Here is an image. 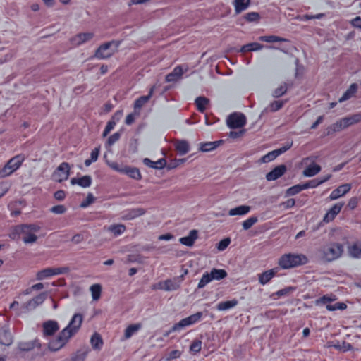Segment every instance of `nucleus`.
<instances>
[{
	"label": "nucleus",
	"instance_id": "obj_1",
	"mask_svg": "<svg viewBox=\"0 0 361 361\" xmlns=\"http://www.w3.org/2000/svg\"><path fill=\"white\" fill-rule=\"evenodd\" d=\"M40 226L32 224H21L15 227L14 231L18 235H23V241L25 244H32L37 240L36 233L40 230Z\"/></svg>",
	"mask_w": 361,
	"mask_h": 361
},
{
	"label": "nucleus",
	"instance_id": "obj_2",
	"mask_svg": "<svg viewBox=\"0 0 361 361\" xmlns=\"http://www.w3.org/2000/svg\"><path fill=\"white\" fill-rule=\"evenodd\" d=\"M307 262V258L304 255L298 254H285L279 259V265L281 268L287 269L299 265L305 264Z\"/></svg>",
	"mask_w": 361,
	"mask_h": 361
},
{
	"label": "nucleus",
	"instance_id": "obj_3",
	"mask_svg": "<svg viewBox=\"0 0 361 361\" xmlns=\"http://www.w3.org/2000/svg\"><path fill=\"white\" fill-rule=\"evenodd\" d=\"M343 245L339 243H331L322 247V258L327 262L338 259L343 252Z\"/></svg>",
	"mask_w": 361,
	"mask_h": 361
},
{
	"label": "nucleus",
	"instance_id": "obj_4",
	"mask_svg": "<svg viewBox=\"0 0 361 361\" xmlns=\"http://www.w3.org/2000/svg\"><path fill=\"white\" fill-rule=\"evenodd\" d=\"M121 44L120 41L112 40L101 44L94 53V57L98 59L110 58L117 51Z\"/></svg>",
	"mask_w": 361,
	"mask_h": 361
},
{
	"label": "nucleus",
	"instance_id": "obj_5",
	"mask_svg": "<svg viewBox=\"0 0 361 361\" xmlns=\"http://www.w3.org/2000/svg\"><path fill=\"white\" fill-rule=\"evenodd\" d=\"M317 158V156L311 155L302 159L301 164L305 166L302 171L304 176L312 177L320 172L321 166L316 164Z\"/></svg>",
	"mask_w": 361,
	"mask_h": 361
},
{
	"label": "nucleus",
	"instance_id": "obj_6",
	"mask_svg": "<svg viewBox=\"0 0 361 361\" xmlns=\"http://www.w3.org/2000/svg\"><path fill=\"white\" fill-rule=\"evenodd\" d=\"M70 271L71 269L68 266L59 267H47L38 271L36 273V279L38 281H42L54 276L68 274L70 272Z\"/></svg>",
	"mask_w": 361,
	"mask_h": 361
},
{
	"label": "nucleus",
	"instance_id": "obj_7",
	"mask_svg": "<svg viewBox=\"0 0 361 361\" xmlns=\"http://www.w3.org/2000/svg\"><path fill=\"white\" fill-rule=\"evenodd\" d=\"M24 160L25 156L23 154H18L11 158L0 170V178H5L12 174L20 168Z\"/></svg>",
	"mask_w": 361,
	"mask_h": 361
},
{
	"label": "nucleus",
	"instance_id": "obj_8",
	"mask_svg": "<svg viewBox=\"0 0 361 361\" xmlns=\"http://www.w3.org/2000/svg\"><path fill=\"white\" fill-rule=\"evenodd\" d=\"M227 276V273L224 269H212L210 272H205L199 283H198V288H203L206 285H207L209 282H211L213 280H221L224 279Z\"/></svg>",
	"mask_w": 361,
	"mask_h": 361
},
{
	"label": "nucleus",
	"instance_id": "obj_9",
	"mask_svg": "<svg viewBox=\"0 0 361 361\" xmlns=\"http://www.w3.org/2000/svg\"><path fill=\"white\" fill-rule=\"evenodd\" d=\"M82 320L83 317L81 314H75L68 326L63 329V334H67L68 337H71L75 335L80 329Z\"/></svg>",
	"mask_w": 361,
	"mask_h": 361
},
{
	"label": "nucleus",
	"instance_id": "obj_10",
	"mask_svg": "<svg viewBox=\"0 0 361 361\" xmlns=\"http://www.w3.org/2000/svg\"><path fill=\"white\" fill-rule=\"evenodd\" d=\"M333 297H329L327 295H323V296L317 300V304L323 303L326 304V308L329 311H335V310H343L347 308V305L344 302H336L335 304H329L331 302L336 300V295H331Z\"/></svg>",
	"mask_w": 361,
	"mask_h": 361
},
{
	"label": "nucleus",
	"instance_id": "obj_11",
	"mask_svg": "<svg viewBox=\"0 0 361 361\" xmlns=\"http://www.w3.org/2000/svg\"><path fill=\"white\" fill-rule=\"evenodd\" d=\"M71 166L67 162H62L53 173V179L59 183L66 180L70 176Z\"/></svg>",
	"mask_w": 361,
	"mask_h": 361
},
{
	"label": "nucleus",
	"instance_id": "obj_12",
	"mask_svg": "<svg viewBox=\"0 0 361 361\" xmlns=\"http://www.w3.org/2000/svg\"><path fill=\"white\" fill-rule=\"evenodd\" d=\"M226 123L231 129L240 128L246 124V117L241 113H233L229 115Z\"/></svg>",
	"mask_w": 361,
	"mask_h": 361
},
{
	"label": "nucleus",
	"instance_id": "obj_13",
	"mask_svg": "<svg viewBox=\"0 0 361 361\" xmlns=\"http://www.w3.org/2000/svg\"><path fill=\"white\" fill-rule=\"evenodd\" d=\"M94 36V33L91 32H80L72 37L70 39V43L73 47H79L85 43L91 41L93 39Z\"/></svg>",
	"mask_w": 361,
	"mask_h": 361
},
{
	"label": "nucleus",
	"instance_id": "obj_14",
	"mask_svg": "<svg viewBox=\"0 0 361 361\" xmlns=\"http://www.w3.org/2000/svg\"><path fill=\"white\" fill-rule=\"evenodd\" d=\"M70 338L71 337H68L67 334H63L62 330L56 338L49 343V348L51 351L59 350L65 345Z\"/></svg>",
	"mask_w": 361,
	"mask_h": 361
},
{
	"label": "nucleus",
	"instance_id": "obj_15",
	"mask_svg": "<svg viewBox=\"0 0 361 361\" xmlns=\"http://www.w3.org/2000/svg\"><path fill=\"white\" fill-rule=\"evenodd\" d=\"M351 187L352 186L350 183H345L338 186L336 189L331 192L329 195V198L331 200H334L343 196L350 190Z\"/></svg>",
	"mask_w": 361,
	"mask_h": 361
},
{
	"label": "nucleus",
	"instance_id": "obj_16",
	"mask_svg": "<svg viewBox=\"0 0 361 361\" xmlns=\"http://www.w3.org/2000/svg\"><path fill=\"white\" fill-rule=\"evenodd\" d=\"M343 203L335 204L331 209L326 213L323 218V221L329 223L334 219L336 216L341 212Z\"/></svg>",
	"mask_w": 361,
	"mask_h": 361
},
{
	"label": "nucleus",
	"instance_id": "obj_17",
	"mask_svg": "<svg viewBox=\"0 0 361 361\" xmlns=\"http://www.w3.org/2000/svg\"><path fill=\"white\" fill-rule=\"evenodd\" d=\"M286 167L285 165H279L266 175V178L269 181L275 180L281 177L286 172Z\"/></svg>",
	"mask_w": 361,
	"mask_h": 361
},
{
	"label": "nucleus",
	"instance_id": "obj_18",
	"mask_svg": "<svg viewBox=\"0 0 361 361\" xmlns=\"http://www.w3.org/2000/svg\"><path fill=\"white\" fill-rule=\"evenodd\" d=\"M59 330L58 323L55 321H48L43 324V333L46 336L54 335Z\"/></svg>",
	"mask_w": 361,
	"mask_h": 361
},
{
	"label": "nucleus",
	"instance_id": "obj_19",
	"mask_svg": "<svg viewBox=\"0 0 361 361\" xmlns=\"http://www.w3.org/2000/svg\"><path fill=\"white\" fill-rule=\"evenodd\" d=\"M142 161L145 166L154 169H162L166 165V161L164 158L159 159L157 161H153L149 158H145Z\"/></svg>",
	"mask_w": 361,
	"mask_h": 361
},
{
	"label": "nucleus",
	"instance_id": "obj_20",
	"mask_svg": "<svg viewBox=\"0 0 361 361\" xmlns=\"http://www.w3.org/2000/svg\"><path fill=\"white\" fill-rule=\"evenodd\" d=\"M198 235H197V231L196 230H191L188 234V235L180 238L179 239V241L181 244L192 247L195 241L197 239Z\"/></svg>",
	"mask_w": 361,
	"mask_h": 361
},
{
	"label": "nucleus",
	"instance_id": "obj_21",
	"mask_svg": "<svg viewBox=\"0 0 361 361\" xmlns=\"http://www.w3.org/2000/svg\"><path fill=\"white\" fill-rule=\"evenodd\" d=\"M92 178L90 176L86 175L81 178H73L71 179V185H78L81 186L82 188H88L92 184Z\"/></svg>",
	"mask_w": 361,
	"mask_h": 361
},
{
	"label": "nucleus",
	"instance_id": "obj_22",
	"mask_svg": "<svg viewBox=\"0 0 361 361\" xmlns=\"http://www.w3.org/2000/svg\"><path fill=\"white\" fill-rule=\"evenodd\" d=\"M287 100H275L271 102L262 111V114H265L267 112H276L280 110L284 104L286 103Z\"/></svg>",
	"mask_w": 361,
	"mask_h": 361
},
{
	"label": "nucleus",
	"instance_id": "obj_23",
	"mask_svg": "<svg viewBox=\"0 0 361 361\" xmlns=\"http://www.w3.org/2000/svg\"><path fill=\"white\" fill-rule=\"evenodd\" d=\"M146 213V210L143 208H133L129 209L127 213L123 216V219L125 220H132L139 216L144 215Z\"/></svg>",
	"mask_w": 361,
	"mask_h": 361
},
{
	"label": "nucleus",
	"instance_id": "obj_24",
	"mask_svg": "<svg viewBox=\"0 0 361 361\" xmlns=\"http://www.w3.org/2000/svg\"><path fill=\"white\" fill-rule=\"evenodd\" d=\"M222 142V140L201 142L199 145V149L202 152H211L218 147Z\"/></svg>",
	"mask_w": 361,
	"mask_h": 361
},
{
	"label": "nucleus",
	"instance_id": "obj_25",
	"mask_svg": "<svg viewBox=\"0 0 361 361\" xmlns=\"http://www.w3.org/2000/svg\"><path fill=\"white\" fill-rule=\"evenodd\" d=\"M123 174L128 175L133 179L139 180L142 179V175L140 170L136 167L123 166Z\"/></svg>",
	"mask_w": 361,
	"mask_h": 361
},
{
	"label": "nucleus",
	"instance_id": "obj_26",
	"mask_svg": "<svg viewBox=\"0 0 361 361\" xmlns=\"http://www.w3.org/2000/svg\"><path fill=\"white\" fill-rule=\"evenodd\" d=\"M250 4V0H233V5L235 14H240L245 11Z\"/></svg>",
	"mask_w": 361,
	"mask_h": 361
},
{
	"label": "nucleus",
	"instance_id": "obj_27",
	"mask_svg": "<svg viewBox=\"0 0 361 361\" xmlns=\"http://www.w3.org/2000/svg\"><path fill=\"white\" fill-rule=\"evenodd\" d=\"M175 147L180 155H184L190 150L188 142L184 140H176L175 142Z\"/></svg>",
	"mask_w": 361,
	"mask_h": 361
},
{
	"label": "nucleus",
	"instance_id": "obj_28",
	"mask_svg": "<svg viewBox=\"0 0 361 361\" xmlns=\"http://www.w3.org/2000/svg\"><path fill=\"white\" fill-rule=\"evenodd\" d=\"M251 207L247 205H240L237 207L231 209L228 211L229 216H243L250 212Z\"/></svg>",
	"mask_w": 361,
	"mask_h": 361
},
{
	"label": "nucleus",
	"instance_id": "obj_29",
	"mask_svg": "<svg viewBox=\"0 0 361 361\" xmlns=\"http://www.w3.org/2000/svg\"><path fill=\"white\" fill-rule=\"evenodd\" d=\"M154 89V87H152L147 95L142 96L135 101L134 109L135 110L141 109L149 100V99L152 97L153 94Z\"/></svg>",
	"mask_w": 361,
	"mask_h": 361
},
{
	"label": "nucleus",
	"instance_id": "obj_30",
	"mask_svg": "<svg viewBox=\"0 0 361 361\" xmlns=\"http://www.w3.org/2000/svg\"><path fill=\"white\" fill-rule=\"evenodd\" d=\"M238 303V301L236 299H233L231 300L220 302L216 305V307L219 311H226L235 307Z\"/></svg>",
	"mask_w": 361,
	"mask_h": 361
},
{
	"label": "nucleus",
	"instance_id": "obj_31",
	"mask_svg": "<svg viewBox=\"0 0 361 361\" xmlns=\"http://www.w3.org/2000/svg\"><path fill=\"white\" fill-rule=\"evenodd\" d=\"M183 74V71L180 66H176L173 71L166 76V81L168 82L176 81Z\"/></svg>",
	"mask_w": 361,
	"mask_h": 361
},
{
	"label": "nucleus",
	"instance_id": "obj_32",
	"mask_svg": "<svg viewBox=\"0 0 361 361\" xmlns=\"http://www.w3.org/2000/svg\"><path fill=\"white\" fill-rule=\"evenodd\" d=\"M345 128L361 121V114H353L341 118Z\"/></svg>",
	"mask_w": 361,
	"mask_h": 361
},
{
	"label": "nucleus",
	"instance_id": "obj_33",
	"mask_svg": "<svg viewBox=\"0 0 361 361\" xmlns=\"http://www.w3.org/2000/svg\"><path fill=\"white\" fill-rule=\"evenodd\" d=\"M277 269H271L259 275V281L262 284L268 283L276 274Z\"/></svg>",
	"mask_w": 361,
	"mask_h": 361
},
{
	"label": "nucleus",
	"instance_id": "obj_34",
	"mask_svg": "<svg viewBox=\"0 0 361 361\" xmlns=\"http://www.w3.org/2000/svg\"><path fill=\"white\" fill-rule=\"evenodd\" d=\"M90 343L94 350H100L104 344L101 335L95 332L91 337Z\"/></svg>",
	"mask_w": 361,
	"mask_h": 361
},
{
	"label": "nucleus",
	"instance_id": "obj_35",
	"mask_svg": "<svg viewBox=\"0 0 361 361\" xmlns=\"http://www.w3.org/2000/svg\"><path fill=\"white\" fill-rule=\"evenodd\" d=\"M187 326H188V325L187 324L185 318L182 319L178 322L174 324L169 331H166L164 336H169L171 333L176 331H180L182 329L186 328Z\"/></svg>",
	"mask_w": 361,
	"mask_h": 361
},
{
	"label": "nucleus",
	"instance_id": "obj_36",
	"mask_svg": "<svg viewBox=\"0 0 361 361\" xmlns=\"http://www.w3.org/2000/svg\"><path fill=\"white\" fill-rule=\"evenodd\" d=\"M106 230L109 232H111L113 233L114 236H118L121 234H123L126 230V228L125 225L119 224H112L106 228Z\"/></svg>",
	"mask_w": 361,
	"mask_h": 361
},
{
	"label": "nucleus",
	"instance_id": "obj_37",
	"mask_svg": "<svg viewBox=\"0 0 361 361\" xmlns=\"http://www.w3.org/2000/svg\"><path fill=\"white\" fill-rule=\"evenodd\" d=\"M142 328L140 323L130 324L124 331V339H129L133 335L137 333Z\"/></svg>",
	"mask_w": 361,
	"mask_h": 361
},
{
	"label": "nucleus",
	"instance_id": "obj_38",
	"mask_svg": "<svg viewBox=\"0 0 361 361\" xmlns=\"http://www.w3.org/2000/svg\"><path fill=\"white\" fill-rule=\"evenodd\" d=\"M13 342L12 336L8 330H0V344L10 345Z\"/></svg>",
	"mask_w": 361,
	"mask_h": 361
},
{
	"label": "nucleus",
	"instance_id": "obj_39",
	"mask_svg": "<svg viewBox=\"0 0 361 361\" xmlns=\"http://www.w3.org/2000/svg\"><path fill=\"white\" fill-rule=\"evenodd\" d=\"M357 86L356 84H352L350 87L343 93L342 97L338 99L339 102H343L351 98L357 92Z\"/></svg>",
	"mask_w": 361,
	"mask_h": 361
},
{
	"label": "nucleus",
	"instance_id": "obj_40",
	"mask_svg": "<svg viewBox=\"0 0 361 361\" xmlns=\"http://www.w3.org/2000/svg\"><path fill=\"white\" fill-rule=\"evenodd\" d=\"M202 317L203 313L202 312H197L193 314L190 315L188 317H185V319L187 322V324L189 326L200 322L202 320Z\"/></svg>",
	"mask_w": 361,
	"mask_h": 361
},
{
	"label": "nucleus",
	"instance_id": "obj_41",
	"mask_svg": "<svg viewBox=\"0 0 361 361\" xmlns=\"http://www.w3.org/2000/svg\"><path fill=\"white\" fill-rule=\"evenodd\" d=\"M209 100L204 97H198L195 99V104L197 106V109L200 112H204L206 109L207 104H209Z\"/></svg>",
	"mask_w": 361,
	"mask_h": 361
},
{
	"label": "nucleus",
	"instance_id": "obj_42",
	"mask_svg": "<svg viewBox=\"0 0 361 361\" xmlns=\"http://www.w3.org/2000/svg\"><path fill=\"white\" fill-rule=\"evenodd\" d=\"M263 48V45L257 43V42H252L250 44H247L245 45H243L240 48L241 52H246V51H259L261 50Z\"/></svg>",
	"mask_w": 361,
	"mask_h": 361
},
{
	"label": "nucleus",
	"instance_id": "obj_43",
	"mask_svg": "<svg viewBox=\"0 0 361 361\" xmlns=\"http://www.w3.org/2000/svg\"><path fill=\"white\" fill-rule=\"evenodd\" d=\"M288 84L286 82L280 85L279 87L276 88L272 92V97L274 98H279L283 95H284L288 91Z\"/></svg>",
	"mask_w": 361,
	"mask_h": 361
},
{
	"label": "nucleus",
	"instance_id": "obj_44",
	"mask_svg": "<svg viewBox=\"0 0 361 361\" xmlns=\"http://www.w3.org/2000/svg\"><path fill=\"white\" fill-rule=\"evenodd\" d=\"M259 40L266 42H286V39L276 35H268L259 37Z\"/></svg>",
	"mask_w": 361,
	"mask_h": 361
},
{
	"label": "nucleus",
	"instance_id": "obj_45",
	"mask_svg": "<svg viewBox=\"0 0 361 361\" xmlns=\"http://www.w3.org/2000/svg\"><path fill=\"white\" fill-rule=\"evenodd\" d=\"M278 156H279V154H278L277 150L275 149L263 156L260 161L262 163H268L274 160Z\"/></svg>",
	"mask_w": 361,
	"mask_h": 361
},
{
	"label": "nucleus",
	"instance_id": "obj_46",
	"mask_svg": "<svg viewBox=\"0 0 361 361\" xmlns=\"http://www.w3.org/2000/svg\"><path fill=\"white\" fill-rule=\"evenodd\" d=\"M159 288L164 291H171L175 290V284L171 280H166L159 283Z\"/></svg>",
	"mask_w": 361,
	"mask_h": 361
},
{
	"label": "nucleus",
	"instance_id": "obj_47",
	"mask_svg": "<svg viewBox=\"0 0 361 361\" xmlns=\"http://www.w3.org/2000/svg\"><path fill=\"white\" fill-rule=\"evenodd\" d=\"M202 350V341L199 339L194 340L190 346V351L192 354H197L200 353Z\"/></svg>",
	"mask_w": 361,
	"mask_h": 361
},
{
	"label": "nucleus",
	"instance_id": "obj_48",
	"mask_svg": "<svg viewBox=\"0 0 361 361\" xmlns=\"http://www.w3.org/2000/svg\"><path fill=\"white\" fill-rule=\"evenodd\" d=\"M350 256L356 258H361V245H354L349 247Z\"/></svg>",
	"mask_w": 361,
	"mask_h": 361
},
{
	"label": "nucleus",
	"instance_id": "obj_49",
	"mask_svg": "<svg viewBox=\"0 0 361 361\" xmlns=\"http://www.w3.org/2000/svg\"><path fill=\"white\" fill-rule=\"evenodd\" d=\"M303 190H305L303 184H298L289 188L286 192L288 195H295Z\"/></svg>",
	"mask_w": 361,
	"mask_h": 361
},
{
	"label": "nucleus",
	"instance_id": "obj_50",
	"mask_svg": "<svg viewBox=\"0 0 361 361\" xmlns=\"http://www.w3.org/2000/svg\"><path fill=\"white\" fill-rule=\"evenodd\" d=\"M258 219L257 216H250L245 221H244L242 224L243 228L244 230H248L255 223H257Z\"/></svg>",
	"mask_w": 361,
	"mask_h": 361
},
{
	"label": "nucleus",
	"instance_id": "obj_51",
	"mask_svg": "<svg viewBox=\"0 0 361 361\" xmlns=\"http://www.w3.org/2000/svg\"><path fill=\"white\" fill-rule=\"evenodd\" d=\"M245 19L250 23L258 22L260 19V15L257 12H250L247 13L245 16Z\"/></svg>",
	"mask_w": 361,
	"mask_h": 361
},
{
	"label": "nucleus",
	"instance_id": "obj_52",
	"mask_svg": "<svg viewBox=\"0 0 361 361\" xmlns=\"http://www.w3.org/2000/svg\"><path fill=\"white\" fill-rule=\"evenodd\" d=\"M329 129L333 132H338L345 129L342 119H340L339 121L332 124L331 126H329Z\"/></svg>",
	"mask_w": 361,
	"mask_h": 361
},
{
	"label": "nucleus",
	"instance_id": "obj_53",
	"mask_svg": "<svg viewBox=\"0 0 361 361\" xmlns=\"http://www.w3.org/2000/svg\"><path fill=\"white\" fill-rule=\"evenodd\" d=\"M95 200V197L92 193H88L86 199L82 201L80 204V207L86 208L91 204H92Z\"/></svg>",
	"mask_w": 361,
	"mask_h": 361
},
{
	"label": "nucleus",
	"instance_id": "obj_54",
	"mask_svg": "<svg viewBox=\"0 0 361 361\" xmlns=\"http://www.w3.org/2000/svg\"><path fill=\"white\" fill-rule=\"evenodd\" d=\"M230 243L231 240L229 238H224L216 245V248L219 251H223L229 245Z\"/></svg>",
	"mask_w": 361,
	"mask_h": 361
},
{
	"label": "nucleus",
	"instance_id": "obj_55",
	"mask_svg": "<svg viewBox=\"0 0 361 361\" xmlns=\"http://www.w3.org/2000/svg\"><path fill=\"white\" fill-rule=\"evenodd\" d=\"M334 348L339 350H342L343 352H347V351L350 350L353 347L350 343H347L345 341H343L341 345L339 344L334 345Z\"/></svg>",
	"mask_w": 361,
	"mask_h": 361
},
{
	"label": "nucleus",
	"instance_id": "obj_56",
	"mask_svg": "<svg viewBox=\"0 0 361 361\" xmlns=\"http://www.w3.org/2000/svg\"><path fill=\"white\" fill-rule=\"evenodd\" d=\"M324 16V13H318L317 15H309L306 14L300 18L302 20H309L312 19H321Z\"/></svg>",
	"mask_w": 361,
	"mask_h": 361
},
{
	"label": "nucleus",
	"instance_id": "obj_57",
	"mask_svg": "<svg viewBox=\"0 0 361 361\" xmlns=\"http://www.w3.org/2000/svg\"><path fill=\"white\" fill-rule=\"evenodd\" d=\"M50 211L56 214H62L66 211V207L63 205L54 206L50 209Z\"/></svg>",
	"mask_w": 361,
	"mask_h": 361
},
{
	"label": "nucleus",
	"instance_id": "obj_58",
	"mask_svg": "<svg viewBox=\"0 0 361 361\" xmlns=\"http://www.w3.org/2000/svg\"><path fill=\"white\" fill-rule=\"evenodd\" d=\"M319 185H320V183H319V179L311 180L308 181L307 183L303 184L305 190L307 188H315L317 186H319Z\"/></svg>",
	"mask_w": 361,
	"mask_h": 361
},
{
	"label": "nucleus",
	"instance_id": "obj_59",
	"mask_svg": "<svg viewBox=\"0 0 361 361\" xmlns=\"http://www.w3.org/2000/svg\"><path fill=\"white\" fill-rule=\"evenodd\" d=\"M10 184L8 183H0V198L8 192Z\"/></svg>",
	"mask_w": 361,
	"mask_h": 361
},
{
	"label": "nucleus",
	"instance_id": "obj_60",
	"mask_svg": "<svg viewBox=\"0 0 361 361\" xmlns=\"http://www.w3.org/2000/svg\"><path fill=\"white\" fill-rule=\"evenodd\" d=\"M116 124V123H115L114 121H109L104 128V130L103 132V136H106L110 133V131L114 128Z\"/></svg>",
	"mask_w": 361,
	"mask_h": 361
},
{
	"label": "nucleus",
	"instance_id": "obj_61",
	"mask_svg": "<svg viewBox=\"0 0 361 361\" xmlns=\"http://www.w3.org/2000/svg\"><path fill=\"white\" fill-rule=\"evenodd\" d=\"M120 138V134L118 133H115L111 135L107 140V143L109 145H114L116 142H117Z\"/></svg>",
	"mask_w": 361,
	"mask_h": 361
},
{
	"label": "nucleus",
	"instance_id": "obj_62",
	"mask_svg": "<svg viewBox=\"0 0 361 361\" xmlns=\"http://www.w3.org/2000/svg\"><path fill=\"white\" fill-rule=\"evenodd\" d=\"M293 141H290L286 143V145L279 149H277L278 154L280 155L284 152H286L287 150H288L292 146H293Z\"/></svg>",
	"mask_w": 361,
	"mask_h": 361
},
{
	"label": "nucleus",
	"instance_id": "obj_63",
	"mask_svg": "<svg viewBox=\"0 0 361 361\" xmlns=\"http://www.w3.org/2000/svg\"><path fill=\"white\" fill-rule=\"evenodd\" d=\"M350 24L353 27L361 29V17L357 16L350 20Z\"/></svg>",
	"mask_w": 361,
	"mask_h": 361
},
{
	"label": "nucleus",
	"instance_id": "obj_64",
	"mask_svg": "<svg viewBox=\"0 0 361 361\" xmlns=\"http://www.w3.org/2000/svg\"><path fill=\"white\" fill-rule=\"evenodd\" d=\"M123 114V110L116 111L113 115L111 121H114L116 123L122 118Z\"/></svg>",
	"mask_w": 361,
	"mask_h": 361
}]
</instances>
